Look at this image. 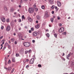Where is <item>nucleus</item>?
Instances as JSON below:
<instances>
[{
  "label": "nucleus",
  "instance_id": "7ed1b4c3",
  "mask_svg": "<svg viewBox=\"0 0 74 74\" xmlns=\"http://www.w3.org/2000/svg\"><path fill=\"white\" fill-rule=\"evenodd\" d=\"M64 32V28H63V27H61V28H60V29H59L58 30V32L59 33H62L63 32Z\"/></svg>",
  "mask_w": 74,
  "mask_h": 74
},
{
  "label": "nucleus",
  "instance_id": "2eb2a0df",
  "mask_svg": "<svg viewBox=\"0 0 74 74\" xmlns=\"http://www.w3.org/2000/svg\"><path fill=\"white\" fill-rule=\"evenodd\" d=\"M4 44V41L3 42H2V44H1V49H2V47H3V46H2V45Z\"/></svg>",
  "mask_w": 74,
  "mask_h": 74
},
{
  "label": "nucleus",
  "instance_id": "13d9d810",
  "mask_svg": "<svg viewBox=\"0 0 74 74\" xmlns=\"http://www.w3.org/2000/svg\"><path fill=\"white\" fill-rule=\"evenodd\" d=\"M11 53V51L9 52V54H10Z\"/></svg>",
  "mask_w": 74,
  "mask_h": 74
},
{
  "label": "nucleus",
  "instance_id": "2f4dec72",
  "mask_svg": "<svg viewBox=\"0 0 74 74\" xmlns=\"http://www.w3.org/2000/svg\"><path fill=\"white\" fill-rule=\"evenodd\" d=\"M41 67V65L40 64H38V67Z\"/></svg>",
  "mask_w": 74,
  "mask_h": 74
},
{
  "label": "nucleus",
  "instance_id": "5fc2aeb1",
  "mask_svg": "<svg viewBox=\"0 0 74 74\" xmlns=\"http://www.w3.org/2000/svg\"><path fill=\"white\" fill-rule=\"evenodd\" d=\"M18 7H19L20 8H21V5H18Z\"/></svg>",
  "mask_w": 74,
  "mask_h": 74
},
{
  "label": "nucleus",
  "instance_id": "412c9836",
  "mask_svg": "<svg viewBox=\"0 0 74 74\" xmlns=\"http://www.w3.org/2000/svg\"><path fill=\"white\" fill-rule=\"evenodd\" d=\"M27 53H29V52H28L27 51H25V54H27Z\"/></svg>",
  "mask_w": 74,
  "mask_h": 74
},
{
  "label": "nucleus",
  "instance_id": "dca6fc26",
  "mask_svg": "<svg viewBox=\"0 0 74 74\" xmlns=\"http://www.w3.org/2000/svg\"><path fill=\"white\" fill-rule=\"evenodd\" d=\"M53 18H55V16H53V18H50V21H51V22H53Z\"/></svg>",
  "mask_w": 74,
  "mask_h": 74
},
{
  "label": "nucleus",
  "instance_id": "f8f14e48",
  "mask_svg": "<svg viewBox=\"0 0 74 74\" xmlns=\"http://www.w3.org/2000/svg\"><path fill=\"white\" fill-rule=\"evenodd\" d=\"M1 21H2V22H5V18L4 17H2L1 18Z\"/></svg>",
  "mask_w": 74,
  "mask_h": 74
},
{
  "label": "nucleus",
  "instance_id": "37998d69",
  "mask_svg": "<svg viewBox=\"0 0 74 74\" xmlns=\"http://www.w3.org/2000/svg\"><path fill=\"white\" fill-rule=\"evenodd\" d=\"M54 36H55V37H56V34H54Z\"/></svg>",
  "mask_w": 74,
  "mask_h": 74
},
{
  "label": "nucleus",
  "instance_id": "09e8293b",
  "mask_svg": "<svg viewBox=\"0 0 74 74\" xmlns=\"http://www.w3.org/2000/svg\"><path fill=\"white\" fill-rule=\"evenodd\" d=\"M17 42H16V41H15V42H14V44H17Z\"/></svg>",
  "mask_w": 74,
  "mask_h": 74
},
{
  "label": "nucleus",
  "instance_id": "cd10ccee",
  "mask_svg": "<svg viewBox=\"0 0 74 74\" xmlns=\"http://www.w3.org/2000/svg\"><path fill=\"white\" fill-rule=\"evenodd\" d=\"M21 18L23 19H25V17H24V15L22 16V17H21Z\"/></svg>",
  "mask_w": 74,
  "mask_h": 74
},
{
  "label": "nucleus",
  "instance_id": "6e6552de",
  "mask_svg": "<svg viewBox=\"0 0 74 74\" xmlns=\"http://www.w3.org/2000/svg\"><path fill=\"white\" fill-rule=\"evenodd\" d=\"M57 3H58V7H60L61 6V3L59 2V1H57Z\"/></svg>",
  "mask_w": 74,
  "mask_h": 74
},
{
  "label": "nucleus",
  "instance_id": "6e6d98bb",
  "mask_svg": "<svg viewBox=\"0 0 74 74\" xmlns=\"http://www.w3.org/2000/svg\"><path fill=\"white\" fill-rule=\"evenodd\" d=\"M21 30V28L19 27V28H18V30Z\"/></svg>",
  "mask_w": 74,
  "mask_h": 74
},
{
  "label": "nucleus",
  "instance_id": "f257e3e1",
  "mask_svg": "<svg viewBox=\"0 0 74 74\" xmlns=\"http://www.w3.org/2000/svg\"><path fill=\"white\" fill-rule=\"evenodd\" d=\"M33 11H34V10H33V8H29L28 9V12H29V13H33Z\"/></svg>",
  "mask_w": 74,
  "mask_h": 74
},
{
  "label": "nucleus",
  "instance_id": "052dcab7",
  "mask_svg": "<svg viewBox=\"0 0 74 74\" xmlns=\"http://www.w3.org/2000/svg\"><path fill=\"white\" fill-rule=\"evenodd\" d=\"M25 29L27 28V27L26 26H25Z\"/></svg>",
  "mask_w": 74,
  "mask_h": 74
},
{
  "label": "nucleus",
  "instance_id": "4be33fe9",
  "mask_svg": "<svg viewBox=\"0 0 74 74\" xmlns=\"http://www.w3.org/2000/svg\"><path fill=\"white\" fill-rule=\"evenodd\" d=\"M71 65L72 66H74V62H72V63H71Z\"/></svg>",
  "mask_w": 74,
  "mask_h": 74
},
{
  "label": "nucleus",
  "instance_id": "7c9ffc66",
  "mask_svg": "<svg viewBox=\"0 0 74 74\" xmlns=\"http://www.w3.org/2000/svg\"><path fill=\"white\" fill-rule=\"evenodd\" d=\"M8 48H9V49H10V45H8Z\"/></svg>",
  "mask_w": 74,
  "mask_h": 74
},
{
  "label": "nucleus",
  "instance_id": "a211bd4d",
  "mask_svg": "<svg viewBox=\"0 0 74 74\" xmlns=\"http://www.w3.org/2000/svg\"><path fill=\"white\" fill-rule=\"evenodd\" d=\"M45 17H49V15H48L47 14H45Z\"/></svg>",
  "mask_w": 74,
  "mask_h": 74
},
{
  "label": "nucleus",
  "instance_id": "338daca9",
  "mask_svg": "<svg viewBox=\"0 0 74 74\" xmlns=\"http://www.w3.org/2000/svg\"><path fill=\"white\" fill-rule=\"evenodd\" d=\"M64 53H63V55H62V56H64Z\"/></svg>",
  "mask_w": 74,
  "mask_h": 74
},
{
  "label": "nucleus",
  "instance_id": "8fccbe9b",
  "mask_svg": "<svg viewBox=\"0 0 74 74\" xmlns=\"http://www.w3.org/2000/svg\"><path fill=\"white\" fill-rule=\"evenodd\" d=\"M62 26V24L61 23L59 24V26Z\"/></svg>",
  "mask_w": 74,
  "mask_h": 74
},
{
  "label": "nucleus",
  "instance_id": "603ef678",
  "mask_svg": "<svg viewBox=\"0 0 74 74\" xmlns=\"http://www.w3.org/2000/svg\"><path fill=\"white\" fill-rule=\"evenodd\" d=\"M35 7H36L35 4H34V8H35Z\"/></svg>",
  "mask_w": 74,
  "mask_h": 74
},
{
  "label": "nucleus",
  "instance_id": "ea45409f",
  "mask_svg": "<svg viewBox=\"0 0 74 74\" xmlns=\"http://www.w3.org/2000/svg\"><path fill=\"white\" fill-rule=\"evenodd\" d=\"M38 11V8H35V11Z\"/></svg>",
  "mask_w": 74,
  "mask_h": 74
},
{
  "label": "nucleus",
  "instance_id": "de8ad7c7",
  "mask_svg": "<svg viewBox=\"0 0 74 74\" xmlns=\"http://www.w3.org/2000/svg\"><path fill=\"white\" fill-rule=\"evenodd\" d=\"M33 43H34L35 42V41L34 40H32Z\"/></svg>",
  "mask_w": 74,
  "mask_h": 74
},
{
  "label": "nucleus",
  "instance_id": "c9c22d12",
  "mask_svg": "<svg viewBox=\"0 0 74 74\" xmlns=\"http://www.w3.org/2000/svg\"><path fill=\"white\" fill-rule=\"evenodd\" d=\"M10 10H11V11H13V10H14V9H13V8H11V9H10Z\"/></svg>",
  "mask_w": 74,
  "mask_h": 74
},
{
  "label": "nucleus",
  "instance_id": "f3484780",
  "mask_svg": "<svg viewBox=\"0 0 74 74\" xmlns=\"http://www.w3.org/2000/svg\"><path fill=\"white\" fill-rule=\"evenodd\" d=\"M14 41H15V39H14V38H12L10 39V41H11V42H13Z\"/></svg>",
  "mask_w": 74,
  "mask_h": 74
},
{
  "label": "nucleus",
  "instance_id": "aec40b11",
  "mask_svg": "<svg viewBox=\"0 0 74 74\" xmlns=\"http://www.w3.org/2000/svg\"><path fill=\"white\" fill-rule=\"evenodd\" d=\"M16 60H15V58H12V62H15Z\"/></svg>",
  "mask_w": 74,
  "mask_h": 74
},
{
  "label": "nucleus",
  "instance_id": "49530a36",
  "mask_svg": "<svg viewBox=\"0 0 74 74\" xmlns=\"http://www.w3.org/2000/svg\"><path fill=\"white\" fill-rule=\"evenodd\" d=\"M21 22V20L19 19V20H18V22Z\"/></svg>",
  "mask_w": 74,
  "mask_h": 74
},
{
  "label": "nucleus",
  "instance_id": "e433bc0d",
  "mask_svg": "<svg viewBox=\"0 0 74 74\" xmlns=\"http://www.w3.org/2000/svg\"><path fill=\"white\" fill-rule=\"evenodd\" d=\"M1 29H3V26H1Z\"/></svg>",
  "mask_w": 74,
  "mask_h": 74
},
{
  "label": "nucleus",
  "instance_id": "864d4df0",
  "mask_svg": "<svg viewBox=\"0 0 74 74\" xmlns=\"http://www.w3.org/2000/svg\"><path fill=\"white\" fill-rule=\"evenodd\" d=\"M6 48V47H3V50H4V49H5Z\"/></svg>",
  "mask_w": 74,
  "mask_h": 74
},
{
  "label": "nucleus",
  "instance_id": "6ab92c4d",
  "mask_svg": "<svg viewBox=\"0 0 74 74\" xmlns=\"http://www.w3.org/2000/svg\"><path fill=\"white\" fill-rule=\"evenodd\" d=\"M11 63V61H10V60H9V61H8V64H10Z\"/></svg>",
  "mask_w": 74,
  "mask_h": 74
},
{
  "label": "nucleus",
  "instance_id": "c756f323",
  "mask_svg": "<svg viewBox=\"0 0 74 74\" xmlns=\"http://www.w3.org/2000/svg\"><path fill=\"white\" fill-rule=\"evenodd\" d=\"M19 56V54H18V53H17V54H16V57H18V56Z\"/></svg>",
  "mask_w": 74,
  "mask_h": 74
},
{
  "label": "nucleus",
  "instance_id": "9b49d317",
  "mask_svg": "<svg viewBox=\"0 0 74 74\" xmlns=\"http://www.w3.org/2000/svg\"><path fill=\"white\" fill-rule=\"evenodd\" d=\"M49 2H50V4H53V0H49Z\"/></svg>",
  "mask_w": 74,
  "mask_h": 74
},
{
  "label": "nucleus",
  "instance_id": "58836bf2",
  "mask_svg": "<svg viewBox=\"0 0 74 74\" xmlns=\"http://www.w3.org/2000/svg\"><path fill=\"white\" fill-rule=\"evenodd\" d=\"M32 31L29 30V33H32Z\"/></svg>",
  "mask_w": 74,
  "mask_h": 74
},
{
  "label": "nucleus",
  "instance_id": "4d7b16f0",
  "mask_svg": "<svg viewBox=\"0 0 74 74\" xmlns=\"http://www.w3.org/2000/svg\"><path fill=\"white\" fill-rule=\"evenodd\" d=\"M16 14V12H14V14L15 15Z\"/></svg>",
  "mask_w": 74,
  "mask_h": 74
},
{
  "label": "nucleus",
  "instance_id": "69168bd1",
  "mask_svg": "<svg viewBox=\"0 0 74 74\" xmlns=\"http://www.w3.org/2000/svg\"><path fill=\"white\" fill-rule=\"evenodd\" d=\"M4 69H8V68H6V67H5V68H4Z\"/></svg>",
  "mask_w": 74,
  "mask_h": 74
},
{
  "label": "nucleus",
  "instance_id": "5701e85b",
  "mask_svg": "<svg viewBox=\"0 0 74 74\" xmlns=\"http://www.w3.org/2000/svg\"><path fill=\"white\" fill-rule=\"evenodd\" d=\"M46 36H47V37L48 38L49 37V34H47V35H46Z\"/></svg>",
  "mask_w": 74,
  "mask_h": 74
},
{
  "label": "nucleus",
  "instance_id": "4c0bfd02",
  "mask_svg": "<svg viewBox=\"0 0 74 74\" xmlns=\"http://www.w3.org/2000/svg\"><path fill=\"white\" fill-rule=\"evenodd\" d=\"M28 51V52H29V53H31V50H29V51Z\"/></svg>",
  "mask_w": 74,
  "mask_h": 74
},
{
  "label": "nucleus",
  "instance_id": "c03bdc74",
  "mask_svg": "<svg viewBox=\"0 0 74 74\" xmlns=\"http://www.w3.org/2000/svg\"><path fill=\"white\" fill-rule=\"evenodd\" d=\"M51 14H54V11H52L51 12Z\"/></svg>",
  "mask_w": 74,
  "mask_h": 74
},
{
  "label": "nucleus",
  "instance_id": "0eeeda50",
  "mask_svg": "<svg viewBox=\"0 0 74 74\" xmlns=\"http://www.w3.org/2000/svg\"><path fill=\"white\" fill-rule=\"evenodd\" d=\"M34 61V59H33V58H32L31 60H30V64H33V62Z\"/></svg>",
  "mask_w": 74,
  "mask_h": 74
},
{
  "label": "nucleus",
  "instance_id": "b1692460",
  "mask_svg": "<svg viewBox=\"0 0 74 74\" xmlns=\"http://www.w3.org/2000/svg\"><path fill=\"white\" fill-rule=\"evenodd\" d=\"M55 7H56V6H55L54 5H52V6H51V8L53 9L55 8Z\"/></svg>",
  "mask_w": 74,
  "mask_h": 74
},
{
  "label": "nucleus",
  "instance_id": "f704fd0d",
  "mask_svg": "<svg viewBox=\"0 0 74 74\" xmlns=\"http://www.w3.org/2000/svg\"><path fill=\"white\" fill-rule=\"evenodd\" d=\"M29 67V65H27V66H25V68H28Z\"/></svg>",
  "mask_w": 74,
  "mask_h": 74
},
{
  "label": "nucleus",
  "instance_id": "f03ea898",
  "mask_svg": "<svg viewBox=\"0 0 74 74\" xmlns=\"http://www.w3.org/2000/svg\"><path fill=\"white\" fill-rule=\"evenodd\" d=\"M24 46L28 47L29 46H30V44H29V42H24Z\"/></svg>",
  "mask_w": 74,
  "mask_h": 74
},
{
  "label": "nucleus",
  "instance_id": "a878e982",
  "mask_svg": "<svg viewBox=\"0 0 74 74\" xmlns=\"http://www.w3.org/2000/svg\"><path fill=\"white\" fill-rule=\"evenodd\" d=\"M6 21L7 22H10V19H7L6 20Z\"/></svg>",
  "mask_w": 74,
  "mask_h": 74
},
{
  "label": "nucleus",
  "instance_id": "1a4fd4ad",
  "mask_svg": "<svg viewBox=\"0 0 74 74\" xmlns=\"http://www.w3.org/2000/svg\"><path fill=\"white\" fill-rule=\"evenodd\" d=\"M34 27H35V28L38 29L39 27H40V25H39V24H37V25H35Z\"/></svg>",
  "mask_w": 74,
  "mask_h": 74
},
{
  "label": "nucleus",
  "instance_id": "a18cd8bd",
  "mask_svg": "<svg viewBox=\"0 0 74 74\" xmlns=\"http://www.w3.org/2000/svg\"><path fill=\"white\" fill-rule=\"evenodd\" d=\"M66 34V33L65 32H64L63 33V34H64V35H65Z\"/></svg>",
  "mask_w": 74,
  "mask_h": 74
},
{
  "label": "nucleus",
  "instance_id": "9d476101",
  "mask_svg": "<svg viewBox=\"0 0 74 74\" xmlns=\"http://www.w3.org/2000/svg\"><path fill=\"white\" fill-rule=\"evenodd\" d=\"M27 20H28V21L30 22H31L32 21H33V19H32V18H31L29 17L27 18Z\"/></svg>",
  "mask_w": 74,
  "mask_h": 74
},
{
  "label": "nucleus",
  "instance_id": "bb28decb",
  "mask_svg": "<svg viewBox=\"0 0 74 74\" xmlns=\"http://www.w3.org/2000/svg\"><path fill=\"white\" fill-rule=\"evenodd\" d=\"M44 8H45L44 5L42 6V9L44 10Z\"/></svg>",
  "mask_w": 74,
  "mask_h": 74
},
{
  "label": "nucleus",
  "instance_id": "c85d7f7f",
  "mask_svg": "<svg viewBox=\"0 0 74 74\" xmlns=\"http://www.w3.org/2000/svg\"><path fill=\"white\" fill-rule=\"evenodd\" d=\"M34 30V29H33V27L31 28V30H30V31H33Z\"/></svg>",
  "mask_w": 74,
  "mask_h": 74
},
{
  "label": "nucleus",
  "instance_id": "72a5a7b5",
  "mask_svg": "<svg viewBox=\"0 0 74 74\" xmlns=\"http://www.w3.org/2000/svg\"><path fill=\"white\" fill-rule=\"evenodd\" d=\"M14 68L12 69V70H11V73L13 72L14 71Z\"/></svg>",
  "mask_w": 74,
  "mask_h": 74
},
{
  "label": "nucleus",
  "instance_id": "393cba45",
  "mask_svg": "<svg viewBox=\"0 0 74 74\" xmlns=\"http://www.w3.org/2000/svg\"><path fill=\"white\" fill-rule=\"evenodd\" d=\"M4 10L7 11V8L6 6H4Z\"/></svg>",
  "mask_w": 74,
  "mask_h": 74
},
{
  "label": "nucleus",
  "instance_id": "473e14b6",
  "mask_svg": "<svg viewBox=\"0 0 74 74\" xmlns=\"http://www.w3.org/2000/svg\"><path fill=\"white\" fill-rule=\"evenodd\" d=\"M60 20V17L59 16H58V20Z\"/></svg>",
  "mask_w": 74,
  "mask_h": 74
},
{
  "label": "nucleus",
  "instance_id": "e2e57ef3",
  "mask_svg": "<svg viewBox=\"0 0 74 74\" xmlns=\"http://www.w3.org/2000/svg\"><path fill=\"white\" fill-rule=\"evenodd\" d=\"M13 35H14V36H16V34L14 33V34H13Z\"/></svg>",
  "mask_w": 74,
  "mask_h": 74
},
{
  "label": "nucleus",
  "instance_id": "ddd939ff",
  "mask_svg": "<svg viewBox=\"0 0 74 74\" xmlns=\"http://www.w3.org/2000/svg\"><path fill=\"white\" fill-rule=\"evenodd\" d=\"M11 68L10 67H8V69H6V70H8V71H11Z\"/></svg>",
  "mask_w": 74,
  "mask_h": 74
},
{
  "label": "nucleus",
  "instance_id": "774afa93",
  "mask_svg": "<svg viewBox=\"0 0 74 74\" xmlns=\"http://www.w3.org/2000/svg\"><path fill=\"white\" fill-rule=\"evenodd\" d=\"M28 61H29V60H28V59H27V60H26V61H27V62H28Z\"/></svg>",
  "mask_w": 74,
  "mask_h": 74
},
{
  "label": "nucleus",
  "instance_id": "20e7f679",
  "mask_svg": "<svg viewBox=\"0 0 74 74\" xmlns=\"http://www.w3.org/2000/svg\"><path fill=\"white\" fill-rule=\"evenodd\" d=\"M38 35V32H33V36H36Z\"/></svg>",
  "mask_w": 74,
  "mask_h": 74
},
{
  "label": "nucleus",
  "instance_id": "bf43d9fd",
  "mask_svg": "<svg viewBox=\"0 0 74 74\" xmlns=\"http://www.w3.org/2000/svg\"><path fill=\"white\" fill-rule=\"evenodd\" d=\"M46 32H49V30H48V29H46Z\"/></svg>",
  "mask_w": 74,
  "mask_h": 74
},
{
  "label": "nucleus",
  "instance_id": "a19ab883",
  "mask_svg": "<svg viewBox=\"0 0 74 74\" xmlns=\"http://www.w3.org/2000/svg\"><path fill=\"white\" fill-rule=\"evenodd\" d=\"M5 45L7 46V45H8V43H5Z\"/></svg>",
  "mask_w": 74,
  "mask_h": 74
},
{
  "label": "nucleus",
  "instance_id": "39448f33",
  "mask_svg": "<svg viewBox=\"0 0 74 74\" xmlns=\"http://www.w3.org/2000/svg\"><path fill=\"white\" fill-rule=\"evenodd\" d=\"M10 30V26L8 25L7 26V28H6V31L8 32Z\"/></svg>",
  "mask_w": 74,
  "mask_h": 74
},
{
  "label": "nucleus",
  "instance_id": "3c124183",
  "mask_svg": "<svg viewBox=\"0 0 74 74\" xmlns=\"http://www.w3.org/2000/svg\"><path fill=\"white\" fill-rule=\"evenodd\" d=\"M12 24H13V25H12ZM14 25V23L12 22L11 23V25Z\"/></svg>",
  "mask_w": 74,
  "mask_h": 74
},
{
  "label": "nucleus",
  "instance_id": "423d86ee",
  "mask_svg": "<svg viewBox=\"0 0 74 74\" xmlns=\"http://www.w3.org/2000/svg\"><path fill=\"white\" fill-rule=\"evenodd\" d=\"M71 55H73V53L70 52V54H68V55L66 56V59H67L69 60V57H70V56Z\"/></svg>",
  "mask_w": 74,
  "mask_h": 74
},
{
  "label": "nucleus",
  "instance_id": "680f3d73",
  "mask_svg": "<svg viewBox=\"0 0 74 74\" xmlns=\"http://www.w3.org/2000/svg\"><path fill=\"white\" fill-rule=\"evenodd\" d=\"M36 23H38V21H36Z\"/></svg>",
  "mask_w": 74,
  "mask_h": 74
},
{
  "label": "nucleus",
  "instance_id": "4468645a",
  "mask_svg": "<svg viewBox=\"0 0 74 74\" xmlns=\"http://www.w3.org/2000/svg\"><path fill=\"white\" fill-rule=\"evenodd\" d=\"M55 10H56V12H58V7H55Z\"/></svg>",
  "mask_w": 74,
  "mask_h": 74
},
{
  "label": "nucleus",
  "instance_id": "0e129e2a",
  "mask_svg": "<svg viewBox=\"0 0 74 74\" xmlns=\"http://www.w3.org/2000/svg\"><path fill=\"white\" fill-rule=\"evenodd\" d=\"M52 32L53 33H55V31L53 30V31Z\"/></svg>",
  "mask_w": 74,
  "mask_h": 74
},
{
  "label": "nucleus",
  "instance_id": "79ce46f5",
  "mask_svg": "<svg viewBox=\"0 0 74 74\" xmlns=\"http://www.w3.org/2000/svg\"><path fill=\"white\" fill-rule=\"evenodd\" d=\"M3 38V36H1V37H0V39H2Z\"/></svg>",
  "mask_w": 74,
  "mask_h": 74
}]
</instances>
